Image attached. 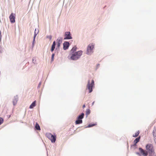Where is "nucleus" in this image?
Masks as SVG:
<instances>
[{"mask_svg":"<svg viewBox=\"0 0 156 156\" xmlns=\"http://www.w3.org/2000/svg\"><path fill=\"white\" fill-rule=\"evenodd\" d=\"M82 53L83 51H79L74 53H71L69 55H70V57L69 59L74 60H77L80 58Z\"/></svg>","mask_w":156,"mask_h":156,"instance_id":"nucleus-1","label":"nucleus"},{"mask_svg":"<svg viewBox=\"0 0 156 156\" xmlns=\"http://www.w3.org/2000/svg\"><path fill=\"white\" fill-rule=\"evenodd\" d=\"M94 45L93 43L90 44L87 46V54H91L93 52V49Z\"/></svg>","mask_w":156,"mask_h":156,"instance_id":"nucleus-2","label":"nucleus"},{"mask_svg":"<svg viewBox=\"0 0 156 156\" xmlns=\"http://www.w3.org/2000/svg\"><path fill=\"white\" fill-rule=\"evenodd\" d=\"M46 136L51 140L52 143H54L55 142L56 139V135H53L51 133H48L46 134Z\"/></svg>","mask_w":156,"mask_h":156,"instance_id":"nucleus-3","label":"nucleus"},{"mask_svg":"<svg viewBox=\"0 0 156 156\" xmlns=\"http://www.w3.org/2000/svg\"><path fill=\"white\" fill-rule=\"evenodd\" d=\"M94 85V81L93 80H92L91 82L90 83V80H88V83L87 85V87L89 90V93H91L92 91V87Z\"/></svg>","mask_w":156,"mask_h":156,"instance_id":"nucleus-4","label":"nucleus"},{"mask_svg":"<svg viewBox=\"0 0 156 156\" xmlns=\"http://www.w3.org/2000/svg\"><path fill=\"white\" fill-rule=\"evenodd\" d=\"M146 148L148 153L154 151L153 145L151 144H148L146 146Z\"/></svg>","mask_w":156,"mask_h":156,"instance_id":"nucleus-5","label":"nucleus"},{"mask_svg":"<svg viewBox=\"0 0 156 156\" xmlns=\"http://www.w3.org/2000/svg\"><path fill=\"white\" fill-rule=\"evenodd\" d=\"M15 16L16 14L15 13H12L9 16V18L10 22L13 23L15 22Z\"/></svg>","mask_w":156,"mask_h":156,"instance_id":"nucleus-6","label":"nucleus"},{"mask_svg":"<svg viewBox=\"0 0 156 156\" xmlns=\"http://www.w3.org/2000/svg\"><path fill=\"white\" fill-rule=\"evenodd\" d=\"M139 150L141 154L143 156H147L148 154L147 151L145 150L141 147H139Z\"/></svg>","mask_w":156,"mask_h":156,"instance_id":"nucleus-7","label":"nucleus"},{"mask_svg":"<svg viewBox=\"0 0 156 156\" xmlns=\"http://www.w3.org/2000/svg\"><path fill=\"white\" fill-rule=\"evenodd\" d=\"M65 37L64 39H72L71 34L69 32H66L65 33Z\"/></svg>","mask_w":156,"mask_h":156,"instance_id":"nucleus-8","label":"nucleus"},{"mask_svg":"<svg viewBox=\"0 0 156 156\" xmlns=\"http://www.w3.org/2000/svg\"><path fill=\"white\" fill-rule=\"evenodd\" d=\"M69 43L68 42H65L63 44V48L64 50H66L68 48L69 46Z\"/></svg>","mask_w":156,"mask_h":156,"instance_id":"nucleus-9","label":"nucleus"},{"mask_svg":"<svg viewBox=\"0 0 156 156\" xmlns=\"http://www.w3.org/2000/svg\"><path fill=\"white\" fill-rule=\"evenodd\" d=\"M140 136L139 137L136 138L135 140L134 141V145H136V144L139 141L140 139Z\"/></svg>","mask_w":156,"mask_h":156,"instance_id":"nucleus-10","label":"nucleus"},{"mask_svg":"<svg viewBox=\"0 0 156 156\" xmlns=\"http://www.w3.org/2000/svg\"><path fill=\"white\" fill-rule=\"evenodd\" d=\"M148 153L149 154V156H156L154 151Z\"/></svg>","mask_w":156,"mask_h":156,"instance_id":"nucleus-11","label":"nucleus"},{"mask_svg":"<svg viewBox=\"0 0 156 156\" xmlns=\"http://www.w3.org/2000/svg\"><path fill=\"white\" fill-rule=\"evenodd\" d=\"M82 120L77 119V120L75 122V124L76 125L82 123Z\"/></svg>","mask_w":156,"mask_h":156,"instance_id":"nucleus-12","label":"nucleus"},{"mask_svg":"<svg viewBox=\"0 0 156 156\" xmlns=\"http://www.w3.org/2000/svg\"><path fill=\"white\" fill-rule=\"evenodd\" d=\"M77 49V48L76 47H74L70 51V54L74 53Z\"/></svg>","mask_w":156,"mask_h":156,"instance_id":"nucleus-13","label":"nucleus"},{"mask_svg":"<svg viewBox=\"0 0 156 156\" xmlns=\"http://www.w3.org/2000/svg\"><path fill=\"white\" fill-rule=\"evenodd\" d=\"M55 41H54L52 45L51 48V51L52 52L54 50L55 48Z\"/></svg>","mask_w":156,"mask_h":156,"instance_id":"nucleus-14","label":"nucleus"},{"mask_svg":"<svg viewBox=\"0 0 156 156\" xmlns=\"http://www.w3.org/2000/svg\"><path fill=\"white\" fill-rule=\"evenodd\" d=\"M36 101H35L34 102H33L32 104L30 105V108H32L34 107H35L36 105Z\"/></svg>","mask_w":156,"mask_h":156,"instance_id":"nucleus-15","label":"nucleus"},{"mask_svg":"<svg viewBox=\"0 0 156 156\" xmlns=\"http://www.w3.org/2000/svg\"><path fill=\"white\" fill-rule=\"evenodd\" d=\"M35 127L37 130H40L41 129L40 126L37 122L36 123Z\"/></svg>","mask_w":156,"mask_h":156,"instance_id":"nucleus-16","label":"nucleus"},{"mask_svg":"<svg viewBox=\"0 0 156 156\" xmlns=\"http://www.w3.org/2000/svg\"><path fill=\"white\" fill-rule=\"evenodd\" d=\"M84 116V114L83 113H82L81 115H79L78 116L77 119L82 120V119L83 118Z\"/></svg>","mask_w":156,"mask_h":156,"instance_id":"nucleus-17","label":"nucleus"},{"mask_svg":"<svg viewBox=\"0 0 156 156\" xmlns=\"http://www.w3.org/2000/svg\"><path fill=\"white\" fill-rule=\"evenodd\" d=\"M36 29H35V30L34 35V37L33 41V44H34V42L35 41V37H36L37 34V33H36Z\"/></svg>","mask_w":156,"mask_h":156,"instance_id":"nucleus-18","label":"nucleus"},{"mask_svg":"<svg viewBox=\"0 0 156 156\" xmlns=\"http://www.w3.org/2000/svg\"><path fill=\"white\" fill-rule=\"evenodd\" d=\"M140 133V132L139 131H137L134 135H133V136L134 137H137L139 135Z\"/></svg>","mask_w":156,"mask_h":156,"instance_id":"nucleus-19","label":"nucleus"},{"mask_svg":"<svg viewBox=\"0 0 156 156\" xmlns=\"http://www.w3.org/2000/svg\"><path fill=\"white\" fill-rule=\"evenodd\" d=\"M86 115H88L90 114V110L89 109H87L86 110Z\"/></svg>","mask_w":156,"mask_h":156,"instance_id":"nucleus-20","label":"nucleus"},{"mask_svg":"<svg viewBox=\"0 0 156 156\" xmlns=\"http://www.w3.org/2000/svg\"><path fill=\"white\" fill-rule=\"evenodd\" d=\"M3 119L1 117H0V125L3 123Z\"/></svg>","mask_w":156,"mask_h":156,"instance_id":"nucleus-21","label":"nucleus"},{"mask_svg":"<svg viewBox=\"0 0 156 156\" xmlns=\"http://www.w3.org/2000/svg\"><path fill=\"white\" fill-rule=\"evenodd\" d=\"M62 40V39L61 37H59L57 39V40L58 41V42H59L60 43H61Z\"/></svg>","mask_w":156,"mask_h":156,"instance_id":"nucleus-22","label":"nucleus"},{"mask_svg":"<svg viewBox=\"0 0 156 156\" xmlns=\"http://www.w3.org/2000/svg\"><path fill=\"white\" fill-rule=\"evenodd\" d=\"M156 133V129L154 130L153 131V134L154 136H155V135H156V134L155 133Z\"/></svg>","mask_w":156,"mask_h":156,"instance_id":"nucleus-23","label":"nucleus"},{"mask_svg":"<svg viewBox=\"0 0 156 156\" xmlns=\"http://www.w3.org/2000/svg\"><path fill=\"white\" fill-rule=\"evenodd\" d=\"M54 56H55V54H53L52 55V56H51L52 61H53L54 60Z\"/></svg>","mask_w":156,"mask_h":156,"instance_id":"nucleus-24","label":"nucleus"},{"mask_svg":"<svg viewBox=\"0 0 156 156\" xmlns=\"http://www.w3.org/2000/svg\"><path fill=\"white\" fill-rule=\"evenodd\" d=\"M47 37L50 40H51V39L52 37L50 35V36H47Z\"/></svg>","mask_w":156,"mask_h":156,"instance_id":"nucleus-25","label":"nucleus"},{"mask_svg":"<svg viewBox=\"0 0 156 156\" xmlns=\"http://www.w3.org/2000/svg\"><path fill=\"white\" fill-rule=\"evenodd\" d=\"M154 140L155 141V142H156V135H155L154 137Z\"/></svg>","mask_w":156,"mask_h":156,"instance_id":"nucleus-26","label":"nucleus"},{"mask_svg":"<svg viewBox=\"0 0 156 156\" xmlns=\"http://www.w3.org/2000/svg\"><path fill=\"white\" fill-rule=\"evenodd\" d=\"M94 125H94H88V127H91L93 126Z\"/></svg>","mask_w":156,"mask_h":156,"instance_id":"nucleus-27","label":"nucleus"},{"mask_svg":"<svg viewBox=\"0 0 156 156\" xmlns=\"http://www.w3.org/2000/svg\"><path fill=\"white\" fill-rule=\"evenodd\" d=\"M13 104L14 105H16V103H15V101H13Z\"/></svg>","mask_w":156,"mask_h":156,"instance_id":"nucleus-28","label":"nucleus"},{"mask_svg":"<svg viewBox=\"0 0 156 156\" xmlns=\"http://www.w3.org/2000/svg\"><path fill=\"white\" fill-rule=\"evenodd\" d=\"M85 105H84L83 106V108H85Z\"/></svg>","mask_w":156,"mask_h":156,"instance_id":"nucleus-29","label":"nucleus"},{"mask_svg":"<svg viewBox=\"0 0 156 156\" xmlns=\"http://www.w3.org/2000/svg\"><path fill=\"white\" fill-rule=\"evenodd\" d=\"M60 43H60V42H58V46H59Z\"/></svg>","mask_w":156,"mask_h":156,"instance_id":"nucleus-30","label":"nucleus"},{"mask_svg":"<svg viewBox=\"0 0 156 156\" xmlns=\"http://www.w3.org/2000/svg\"><path fill=\"white\" fill-rule=\"evenodd\" d=\"M94 102L92 103V105H94Z\"/></svg>","mask_w":156,"mask_h":156,"instance_id":"nucleus-31","label":"nucleus"},{"mask_svg":"<svg viewBox=\"0 0 156 156\" xmlns=\"http://www.w3.org/2000/svg\"><path fill=\"white\" fill-rule=\"evenodd\" d=\"M137 154H138V155H139V154H140V153H137Z\"/></svg>","mask_w":156,"mask_h":156,"instance_id":"nucleus-32","label":"nucleus"}]
</instances>
